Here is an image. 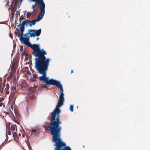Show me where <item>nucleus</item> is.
Masks as SVG:
<instances>
[{
    "label": "nucleus",
    "instance_id": "f257e3e1",
    "mask_svg": "<svg viewBox=\"0 0 150 150\" xmlns=\"http://www.w3.org/2000/svg\"><path fill=\"white\" fill-rule=\"evenodd\" d=\"M64 101L63 100H59L55 108L51 112L50 117V122L49 126H44L45 129L47 128H49L51 134L52 136V140H61L60 136L62 127L60 125L62 122L60 119V111L59 108L63 105Z\"/></svg>",
    "mask_w": 150,
    "mask_h": 150
},
{
    "label": "nucleus",
    "instance_id": "f03ea898",
    "mask_svg": "<svg viewBox=\"0 0 150 150\" xmlns=\"http://www.w3.org/2000/svg\"><path fill=\"white\" fill-rule=\"evenodd\" d=\"M47 54L46 52L42 49H40L38 44V72L42 75L46 76L50 59H47L45 55Z\"/></svg>",
    "mask_w": 150,
    "mask_h": 150
},
{
    "label": "nucleus",
    "instance_id": "7ed1b4c3",
    "mask_svg": "<svg viewBox=\"0 0 150 150\" xmlns=\"http://www.w3.org/2000/svg\"><path fill=\"white\" fill-rule=\"evenodd\" d=\"M39 78L40 81H43L48 85L55 86L57 88L60 89V93H63V90L62 86L59 81L54 80L53 79L49 80L48 78L46 77V76H42L39 77Z\"/></svg>",
    "mask_w": 150,
    "mask_h": 150
},
{
    "label": "nucleus",
    "instance_id": "20e7f679",
    "mask_svg": "<svg viewBox=\"0 0 150 150\" xmlns=\"http://www.w3.org/2000/svg\"><path fill=\"white\" fill-rule=\"evenodd\" d=\"M52 141L55 143L54 145L56 147L54 150H71L70 147L67 146L66 143L61 140H52Z\"/></svg>",
    "mask_w": 150,
    "mask_h": 150
},
{
    "label": "nucleus",
    "instance_id": "39448f33",
    "mask_svg": "<svg viewBox=\"0 0 150 150\" xmlns=\"http://www.w3.org/2000/svg\"><path fill=\"white\" fill-rule=\"evenodd\" d=\"M21 33L20 35H18V37H20L19 40L21 44L25 45L27 46H30V37L29 35L26 33L23 34L24 31H22L21 29H20Z\"/></svg>",
    "mask_w": 150,
    "mask_h": 150
},
{
    "label": "nucleus",
    "instance_id": "423d86ee",
    "mask_svg": "<svg viewBox=\"0 0 150 150\" xmlns=\"http://www.w3.org/2000/svg\"><path fill=\"white\" fill-rule=\"evenodd\" d=\"M38 6L40 9L39 14L38 15V22L41 20L45 14V5L43 0H38Z\"/></svg>",
    "mask_w": 150,
    "mask_h": 150
},
{
    "label": "nucleus",
    "instance_id": "0eeeda50",
    "mask_svg": "<svg viewBox=\"0 0 150 150\" xmlns=\"http://www.w3.org/2000/svg\"><path fill=\"white\" fill-rule=\"evenodd\" d=\"M37 21H38V19L36 20H33L31 21L28 19L22 21L20 29H21L22 31H24L25 25L26 27L28 26L32 27L35 25Z\"/></svg>",
    "mask_w": 150,
    "mask_h": 150
},
{
    "label": "nucleus",
    "instance_id": "6e6552de",
    "mask_svg": "<svg viewBox=\"0 0 150 150\" xmlns=\"http://www.w3.org/2000/svg\"><path fill=\"white\" fill-rule=\"evenodd\" d=\"M31 46H28L31 48L33 50L32 52L33 54L36 57L35 60V67L36 70L38 71V45L33 44L32 45L30 43Z\"/></svg>",
    "mask_w": 150,
    "mask_h": 150
},
{
    "label": "nucleus",
    "instance_id": "1a4fd4ad",
    "mask_svg": "<svg viewBox=\"0 0 150 150\" xmlns=\"http://www.w3.org/2000/svg\"><path fill=\"white\" fill-rule=\"evenodd\" d=\"M27 33L28 35H30V37L32 38L38 36V30L29 29Z\"/></svg>",
    "mask_w": 150,
    "mask_h": 150
},
{
    "label": "nucleus",
    "instance_id": "9d476101",
    "mask_svg": "<svg viewBox=\"0 0 150 150\" xmlns=\"http://www.w3.org/2000/svg\"><path fill=\"white\" fill-rule=\"evenodd\" d=\"M37 87V86H35L33 87H32L30 89V91L28 94L27 97L30 99H33L34 98V95L33 93H31V92H34L36 91V88Z\"/></svg>",
    "mask_w": 150,
    "mask_h": 150
},
{
    "label": "nucleus",
    "instance_id": "9b49d317",
    "mask_svg": "<svg viewBox=\"0 0 150 150\" xmlns=\"http://www.w3.org/2000/svg\"><path fill=\"white\" fill-rule=\"evenodd\" d=\"M11 108L12 110V111H13L14 112L15 116L17 118H18V116H19V114L18 112H17V110H15V109L13 108V107L12 106H11Z\"/></svg>",
    "mask_w": 150,
    "mask_h": 150
},
{
    "label": "nucleus",
    "instance_id": "f8f14e48",
    "mask_svg": "<svg viewBox=\"0 0 150 150\" xmlns=\"http://www.w3.org/2000/svg\"><path fill=\"white\" fill-rule=\"evenodd\" d=\"M24 54L25 56V61L27 62L28 59V57L27 54H25L24 52H23V55Z\"/></svg>",
    "mask_w": 150,
    "mask_h": 150
},
{
    "label": "nucleus",
    "instance_id": "ddd939ff",
    "mask_svg": "<svg viewBox=\"0 0 150 150\" xmlns=\"http://www.w3.org/2000/svg\"><path fill=\"white\" fill-rule=\"evenodd\" d=\"M15 93H13L12 95H11V96L12 97L13 100V101L15 100V99L16 98V97L15 96Z\"/></svg>",
    "mask_w": 150,
    "mask_h": 150
},
{
    "label": "nucleus",
    "instance_id": "4468645a",
    "mask_svg": "<svg viewBox=\"0 0 150 150\" xmlns=\"http://www.w3.org/2000/svg\"><path fill=\"white\" fill-rule=\"evenodd\" d=\"M37 77V75L36 74H35L33 76V81H37V80H36Z\"/></svg>",
    "mask_w": 150,
    "mask_h": 150
},
{
    "label": "nucleus",
    "instance_id": "2eb2a0df",
    "mask_svg": "<svg viewBox=\"0 0 150 150\" xmlns=\"http://www.w3.org/2000/svg\"><path fill=\"white\" fill-rule=\"evenodd\" d=\"M15 127L14 125H12L11 126V130H12L14 132V133L15 132Z\"/></svg>",
    "mask_w": 150,
    "mask_h": 150
},
{
    "label": "nucleus",
    "instance_id": "dca6fc26",
    "mask_svg": "<svg viewBox=\"0 0 150 150\" xmlns=\"http://www.w3.org/2000/svg\"><path fill=\"white\" fill-rule=\"evenodd\" d=\"M73 105H70L69 109L71 112H73Z\"/></svg>",
    "mask_w": 150,
    "mask_h": 150
},
{
    "label": "nucleus",
    "instance_id": "f3484780",
    "mask_svg": "<svg viewBox=\"0 0 150 150\" xmlns=\"http://www.w3.org/2000/svg\"><path fill=\"white\" fill-rule=\"evenodd\" d=\"M35 6V4H33L32 5V7H31V8L33 9V13H34L35 11V8H34Z\"/></svg>",
    "mask_w": 150,
    "mask_h": 150
},
{
    "label": "nucleus",
    "instance_id": "a211bd4d",
    "mask_svg": "<svg viewBox=\"0 0 150 150\" xmlns=\"http://www.w3.org/2000/svg\"><path fill=\"white\" fill-rule=\"evenodd\" d=\"M36 130L34 129L33 128L32 129L31 134H33L34 133H35L36 132Z\"/></svg>",
    "mask_w": 150,
    "mask_h": 150
},
{
    "label": "nucleus",
    "instance_id": "6ab92c4d",
    "mask_svg": "<svg viewBox=\"0 0 150 150\" xmlns=\"http://www.w3.org/2000/svg\"><path fill=\"white\" fill-rule=\"evenodd\" d=\"M59 99L60 100H64V98L63 96H59Z\"/></svg>",
    "mask_w": 150,
    "mask_h": 150
},
{
    "label": "nucleus",
    "instance_id": "aec40b11",
    "mask_svg": "<svg viewBox=\"0 0 150 150\" xmlns=\"http://www.w3.org/2000/svg\"><path fill=\"white\" fill-rule=\"evenodd\" d=\"M41 29H40L38 30V36L40 35L41 32Z\"/></svg>",
    "mask_w": 150,
    "mask_h": 150
},
{
    "label": "nucleus",
    "instance_id": "412c9836",
    "mask_svg": "<svg viewBox=\"0 0 150 150\" xmlns=\"http://www.w3.org/2000/svg\"><path fill=\"white\" fill-rule=\"evenodd\" d=\"M30 1H33L35 3V4H38V0H30Z\"/></svg>",
    "mask_w": 150,
    "mask_h": 150
},
{
    "label": "nucleus",
    "instance_id": "4be33fe9",
    "mask_svg": "<svg viewBox=\"0 0 150 150\" xmlns=\"http://www.w3.org/2000/svg\"><path fill=\"white\" fill-rule=\"evenodd\" d=\"M46 85H42L41 86V87L43 88H46Z\"/></svg>",
    "mask_w": 150,
    "mask_h": 150
},
{
    "label": "nucleus",
    "instance_id": "5701e85b",
    "mask_svg": "<svg viewBox=\"0 0 150 150\" xmlns=\"http://www.w3.org/2000/svg\"><path fill=\"white\" fill-rule=\"evenodd\" d=\"M60 93V94L59 95V96H63L64 97V94L63 93Z\"/></svg>",
    "mask_w": 150,
    "mask_h": 150
},
{
    "label": "nucleus",
    "instance_id": "b1692460",
    "mask_svg": "<svg viewBox=\"0 0 150 150\" xmlns=\"http://www.w3.org/2000/svg\"><path fill=\"white\" fill-rule=\"evenodd\" d=\"M11 134V132H8V135H10Z\"/></svg>",
    "mask_w": 150,
    "mask_h": 150
},
{
    "label": "nucleus",
    "instance_id": "393cba45",
    "mask_svg": "<svg viewBox=\"0 0 150 150\" xmlns=\"http://www.w3.org/2000/svg\"><path fill=\"white\" fill-rule=\"evenodd\" d=\"M28 63V64H29V62H26V63H25V64H27Z\"/></svg>",
    "mask_w": 150,
    "mask_h": 150
},
{
    "label": "nucleus",
    "instance_id": "a878e982",
    "mask_svg": "<svg viewBox=\"0 0 150 150\" xmlns=\"http://www.w3.org/2000/svg\"><path fill=\"white\" fill-rule=\"evenodd\" d=\"M2 104L1 103H0V106H1L2 105Z\"/></svg>",
    "mask_w": 150,
    "mask_h": 150
},
{
    "label": "nucleus",
    "instance_id": "bb28decb",
    "mask_svg": "<svg viewBox=\"0 0 150 150\" xmlns=\"http://www.w3.org/2000/svg\"><path fill=\"white\" fill-rule=\"evenodd\" d=\"M71 73H72L73 72V70H71Z\"/></svg>",
    "mask_w": 150,
    "mask_h": 150
},
{
    "label": "nucleus",
    "instance_id": "cd10ccee",
    "mask_svg": "<svg viewBox=\"0 0 150 150\" xmlns=\"http://www.w3.org/2000/svg\"><path fill=\"white\" fill-rule=\"evenodd\" d=\"M13 116L14 118L15 119H16V118L15 115L13 114Z\"/></svg>",
    "mask_w": 150,
    "mask_h": 150
},
{
    "label": "nucleus",
    "instance_id": "c85d7f7f",
    "mask_svg": "<svg viewBox=\"0 0 150 150\" xmlns=\"http://www.w3.org/2000/svg\"><path fill=\"white\" fill-rule=\"evenodd\" d=\"M10 37L11 38H12V36H11V35L10 34Z\"/></svg>",
    "mask_w": 150,
    "mask_h": 150
},
{
    "label": "nucleus",
    "instance_id": "c756f323",
    "mask_svg": "<svg viewBox=\"0 0 150 150\" xmlns=\"http://www.w3.org/2000/svg\"><path fill=\"white\" fill-rule=\"evenodd\" d=\"M29 147V150H31L30 149V148L29 147Z\"/></svg>",
    "mask_w": 150,
    "mask_h": 150
},
{
    "label": "nucleus",
    "instance_id": "7c9ffc66",
    "mask_svg": "<svg viewBox=\"0 0 150 150\" xmlns=\"http://www.w3.org/2000/svg\"><path fill=\"white\" fill-rule=\"evenodd\" d=\"M11 7H12V4H11Z\"/></svg>",
    "mask_w": 150,
    "mask_h": 150
},
{
    "label": "nucleus",
    "instance_id": "2f4dec72",
    "mask_svg": "<svg viewBox=\"0 0 150 150\" xmlns=\"http://www.w3.org/2000/svg\"><path fill=\"white\" fill-rule=\"evenodd\" d=\"M19 136H20L21 135V134H19Z\"/></svg>",
    "mask_w": 150,
    "mask_h": 150
},
{
    "label": "nucleus",
    "instance_id": "473e14b6",
    "mask_svg": "<svg viewBox=\"0 0 150 150\" xmlns=\"http://www.w3.org/2000/svg\"><path fill=\"white\" fill-rule=\"evenodd\" d=\"M83 148H84V146H83Z\"/></svg>",
    "mask_w": 150,
    "mask_h": 150
},
{
    "label": "nucleus",
    "instance_id": "72a5a7b5",
    "mask_svg": "<svg viewBox=\"0 0 150 150\" xmlns=\"http://www.w3.org/2000/svg\"><path fill=\"white\" fill-rule=\"evenodd\" d=\"M16 131H17V129H16Z\"/></svg>",
    "mask_w": 150,
    "mask_h": 150
},
{
    "label": "nucleus",
    "instance_id": "f704fd0d",
    "mask_svg": "<svg viewBox=\"0 0 150 150\" xmlns=\"http://www.w3.org/2000/svg\"><path fill=\"white\" fill-rule=\"evenodd\" d=\"M36 40H38V38H37Z\"/></svg>",
    "mask_w": 150,
    "mask_h": 150
},
{
    "label": "nucleus",
    "instance_id": "c9c22d12",
    "mask_svg": "<svg viewBox=\"0 0 150 150\" xmlns=\"http://www.w3.org/2000/svg\"><path fill=\"white\" fill-rule=\"evenodd\" d=\"M39 38H38V40L39 39Z\"/></svg>",
    "mask_w": 150,
    "mask_h": 150
}]
</instances>
